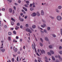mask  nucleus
<instances>
[{
	"instance_id": "1",
	"label": "nucleus",
	"mask_w": 62,
	"mask_h": 62,
	"mask_svg": "<svg viewBox=\"0 0 62 62\" xmlns=\"http://www.w3.org/2000/svg\"><path fill=\"white\" fill-rule=\"evenodd\" d=\"M56 19L58 21H61L62 20V17L60 16H58L56 17Z\"/></svg>"
},
{
	"instance_id": "2",
	"label": "nucleus",
	"mask_w": 62,
	"mask_h": 62,
	"mask_svg": "<svg viewBox=\"0 0 62 62\" xmlns=\"http://www.w3.org/2000/svg\"><path fill=\"white\" fill-rule=\"evenodd\" d=\"M58 57L59 58V60L60 61H62V58H61V57L59 55H58Z\"/></svg>"
},
{
	"instance_id": "3",
	"label": "nucleus",
	"mask_w": 62,
	"mask_h": 62,
	"mask_svg": "<svg viewBox=\"0 0 62 62\" xmlns=\"http://www.w3.org/2000/svg\"><path fill=\"white\" fill-rule=\"evenodd\" d=\"M33 43L34 44V45H32V47L33 49H36V48H35V47H36V45H35V43H34V42H33Z\"/></svg>"
},
{
	"instance_id": "4",
	"label": "nucleus",
	"mask_w": 62,
	"mask_h": 62,
	"mask_svg": "<svg viewBox=\"0 0 62 62\" xmlns=\"http://www.w3.org/2000/svg\"><path fill=\"white\" fill-rule=\"evenodd\" d=\"M40 51L41 52L42 54H45V52L43 50H40Z\"/></svg>"
},
{
	"instance_id": "5",
	"label": "nucleus",
	"mask_w": 62,
	"mask_h": 62,
	"mask_svg": "<svg viewBox=\"0 0 62 62\" xmlns=\"http://www.w3.org/2000/svg\"><path fill=\"white\" fill-rule=\"evenodd\" d=\"M37 15V14L35 12L33 13L32 15H31V16H36Z\"/></svg>"
},
{
	"instance_id": "6",
	"label": "nucleus",
	"mask_w": 62,
	"mask_h": 62,
	"mask_svg": "<svg viewBox=\"0 0 62 62\" xmlns=\"http://www.w3.org/2000/svg\"><path fill=\"white\" fill-rule=\"evenodd\" d=\"M19 20H20L21 22H23L24 21L23 19V18H21V17L20 16L19 17Z\"/></svg>"
},
{
	"instance_id": "7",
	"label": "nucleus",
	"mask_w": 62,
	"mask_h": 62,
	"mask_svg": "<svg viewBox=\"0 0 62 62\" xmlns=\"http://www.w3.org/2000/svg\"><path fill=\"white\" fill-rule=\"evenodd\" d=\"M44 11H43V10H41V15H44Z\"/></svg>"
},
{
	"instance_id": "8",
	"label": "nucleus",
	"mask_w": 62,
	"mask_h": 62,
	"mask_svg": "<svg viewBox=\"0 0 62 62\" xmlns=\"http://www.w3.org/2000/svg\"><path fill=\"white\" fill-rule=\"evenodd\" d=\"M45 61L46 62H49L48 61V58H47V57H45Z\"/></svg>"
},
{
	"instance_id": "9",
	"label": "nucleus",
	"mask_w": 62,
	"mask_h": 62,
	"mask_svg": "<svg viewBox=\"0 0 62 62\" xmlns=\"http://www.w3.org/2000/svg\"><path fill=\"white\" fill-rule=\"evenodd\" d=\"M12 9H11V8H10L9 9V12H10V13H12Z\"/></svg>"
},
{
	"instance_id": "10",
	"label": "nucleus",
	"mask_w": 62,
	"mask_h": 62,
	"mask_svg": "<svg viewBox=\"0 0 62 62\" xmlns=\"http://www.w3.org/2000/svg\"><path fill=\"white\" fill-rule=\"evenodd\" d=\"M62 8V6H59L58 7V9H61Z\"/></svg>"
},
{
	"instance_id": "11",
	"label": "nucleus",
	"mask_w": 62,
	"mask_h": 62,
	"mask_svg": "<svg viewBox=\"0 0 62 62\" xmlns=\"http://www.w3.org/2000/svg\"><path fill=\"white\" fill-rule=\"evenodd\" d=\"M50 53L51 54H54V51H53V50H50Z\"/></svg>"
},
{
	"instance_id": "12",
	"label": "nucleus",
	"mask_w": 62,
	"mask_h": 62,
	"mask_svg": "<svg viewBox=\"0 0 62 62\" xmlns=\"http://www.w3.org/2000/svg\"><path fill=\"white\" fill-rule=\"evenodd\" d=\"M36 15L37 16H40V13L39 12H36Z\"/></svg>"
},
{
	"instance_id": "13",
	"label": "nucleus",
	"mask_w": 62,
	"mask_h": 62,
	"mask_svg": "<svg viewBox=\"0 0 62 62\" xmlns=\"http://www.w3.org/2000/svg\"><path fill=\"white\" fill-rule=\"evenodd\" d=\"M14 52L16 53L17 52L18 50L17 49V48H15V49H14Z\"/></svg>"
},
{
	"instance_id": "14",
	"label": "nucleus",
	"mask_w": 62,
	"mask_h": 62,
	"mask_svg": "<svg viewBox=\"0 0 62 62\" xmlns=\"http://www.w3.org/2000/svg\"><path fill=\"white\" fill-rule=\"evenodd\" d=\"M38 60L39 62H40V61H41V58L39 57L38 58Z\"/></svg>"
},
{
	"instance_id": "15",
	"label": "nucleus",
	"mask_w": 62,
	"mask_h": 62,
	"mask_svg": "<svg viewBox=\"0 0 62 62\" xmlns=\"http://www.w3.org/2000/svg\"><path fill=\"white\" fill-rule=\"evenodd\" d=\"M45 39L46 40V41H49V39H48L47 37H45Z\"/></svg>"
},
{
	"instance_id": "16",
	"label": "nucleus",
	"mask_w": 62,
	"mask_h": 62,
	"mask_svg": "<svg viewBox=\"0 0 62 62\" xmlns=\"http://www.w3.org/2000/svg\"><path fill=\"white\" fill-rule=\"evenodd\" d=\"M32 27L33 29H35V28H36V25H33L32 26Z\"/></svg>"
},
{
	"instance_id": "17",
	"label": "nucleus",
	"mask_w": 62,
	"mask_h": 62,
	"mask_svg": "<svg viewBox=\"0 0 62 62\" xmlns=\"http://www.w3.org/2000/svg\"><path fill=\"white\" fill-rule=\"evenodd\" d=\"M55 11L57 13H59V12H60L57 9H56L55 10Z\"/></svg>"
},
{
	"instance_id": "18",
	"label": "nucleus",
	"mask_w": 62,
	"mask_h": 62,
	"mask_svg": "<svg viewBox=\"0 0 62 62\" xmlns=\"http://www.w3.org/2000/svg\"><path fill=\"white\" fill-rule=\"evenodd\" d=\"M52 58L53 60H54V61H55V58H54V57L52 56Z\"/></svg>"
},
{
	"instance_id": "19",
	"label": "nucleus",
	"mask_w": 62,
	"mask_h": 62,
	"mask_svg": "<svg viewBox=\"0 0 62 62\" xmlns=\"http://www.w3.org/2000/svg\"><path fill=\"white\" fill-rule=\"evenodd\" d=\"M49 48L50 49H52L53 48V46L52 45H50L49 46Z\"/></svg>"
},
{
	"instance_id": "20",
	"label": "nucleus",
	"mask_w": 62,
	"mask_h": 62,
	"mask_svg": "<svg viewBox=\"0 0 62 62\" xmlns=\"http://www.w3.org/2000/svg\"><path fill=\"white\" fill-rule=\"evenodd\" d=\"M25 26L26 27L28 28L29 27V25L28 24H26L25 25Z\"/></svg>"
},
{
	"instance_id": "21",
	"label": "nucleus",
	"mask_w": 62,
	"mask_h": 62,
	"mask_svg": "<svg viewBox=\"0 0 62 62\" xmlns=\"http://www.w3.org/2000/svg\"><path fill=\"white\" fill-rule=\"evenodd\" d=\"M23 9H24V10H25L26 11H27V8H25V7H23Z\"/></svg>"
},
{
	"instance_id": "22",
	"label": "nucleus",
	"mask_w": 62,
	"mask_h": 62,
	"mask_svg": "<svg viewBox=\"0 0 62 62\" xmlns=\"http://www.w3.org/2000/svg\"><path fill=\"white\" fill-rule=\"evenodd\" d=\"M44 31L45 32V33H48V32H47V31L45 29H44Z\"/></svg>"
},
{
	"instance_id": "23",
	"label": "nucleus",
	"mask_w": 62,
	"mask_h": 62,
	"mask_svg": "<svg viewBox=\"0 0 62 62\" xmlns=\"http://www.w3.org/2000/svg\"><path fill=\"white\" fill-rule=\"evenodd\" d=\"M49 17L52 19H54V17H53L52 16H50Z\"/></svg>"
},
{
	"instance_id": "24",
	"label": "nucleus",
	"mask_w": 62,
	"mask_h": 62,
	"mask_svg": "<svg viewBox=\"0 0 62 62\" xmlns=\"http://www.w3.org/2000/svg\"><path fill=\"white\" fill-rule=\"evenodd\" d=\"M0 50L3 53H4L5 51V50L4 49H1Z\"/></svg>"
},
{
	"instance_id": "25",
	"label": "nucleus",
	"mask_w": 62,
	"mask_h": 62,
	"mask_svg": "<svg viewBox=\"0 0 62 62\" xmlns=\"http://www.w3.org/2000/svg\"><path fill=\"white\" fill-rule=\"evenodd\" d=\"M19 28L18 27L16 26L15 28V29L16 30H18V29H19Z\"/></svg>"
},
{
	"instance_id": "26",
	"label": "nucleus",
	"mask_w": 62,
	"mask_h": 62,
	"mask_svg": "<svg viewBox=\"0 0 62 62\" xmlns=\"http://www.w3.org/2000/svg\"><path fill=\"white\" fill-rule=\"evenodd\" d=\"M8 35H9V36H10L11 35V33L10 32H8Z\"/></svg>"
},
{
	"instance_id": "27",
	"label": "nucleus",
	"mask_w": 62,
	"mask_h": 62,
	"mask_svg": "<svg viewBox=\"0 0 62 62\" xmlns=\"http://www.w3.org/2000/svg\"><path fill=\"white\" fill-rule=\"evenodd\" d=\"M11 20H12V21H13V22H15V19H13V18H11Z\"/></svg>"
},
{
	"instance_id": "28",
	"label": "nucleus",
	"mask_w": 62,
	"mask_h": 62,
	"mask_svg": "<svg viewBox=\"0 0 62 62\" xmlns=\"http://www.w3.org/2000/svg\"><path fill=\"white\" fill-rule=\"evenodd\" d=\"M30 30V29L28 28L26 29V31H27V32H29Z\"/></svg>"
},
{
	"instance_id": "29",
	"label": "nucleus",
	"mask_w": 62,
	"mask_h": 62,
	"mask_svg": "<svg viewBox=\"0 0 62 62\" xmlns=\"http://www.w3.org/2000/svg\"><path fill=\"white\" fill-rule=\"evenodd\" d=\"M8 39L9 41L11 40V37H8Z\"/></svg>"
},
{
	"instance_id": "30",
	"label": "nucleus",
	"mask_w": 62,
	"mask_h": 62,
	"mask_svg": "<svg viewBox=\"0 0 62 62\" xmlns=\"http://www.w3.org/2000/svg\"><path fill=\"white\" fill-rule=\"evenodd\" d=\"M40 45L42 47L43 46V44L41 43H40Z\"/></svg>"
},
{
	"instance_id": "31",
	"label": "nucleus",
	"mask_w": 62,
	"mask_h": 62,
	"mask_svg": "<svg viewBox=\"0 0 62 62\" xmlns=\"http://www.w3.org/2000/svg\"><path fill=\"white\" fill-rule=\"evenodd\" d=\"M59 53L60 54H62V51H61L59 52Z\"/></svg>"
},
{
	"instance_id": "32",
	"label": "nucleus",
	"mask_w": 62,
	"mask_h": 62,
	"mask_svg": "<svg viewBox=\"0 0 62 62\" xmlns=\"http://www.w3.org/2000/svg\"><path fill=\"white\" fill-rule=\"evenodd\" d=\"M50 27H48L47 28V30L48 31H49L50 30Z\"/></svg>"
},
{
	"instance_id": "33",
	"label": "nucleus",
	"mask_w": 62,
	"mask_h": 62,
	"mask_svg": "<svg viewBox=\"0 0 62 62\" xmlns=\"http://www.w3.org/2000/svg\"><path fill=\"white\" fill-rule=\"evenodd\" d=\"M24 6L26 8H27V7H28V6H27L26 4H24Z\"/></svg>"
},
{
	"instance_id": "34",
	"label": "nucleus",
	"mask_w": 62,
	"mask_h": 62,
	"mask_svg": "<svg viewBox=\"0 0 62 62\" xmlns=\"http://www.w3.org/2000/svg\"><path fill=\"white\" fill-rule=\"evenodd\" d=\"M55 62H60V61L58 60L57 59L56 60Z\"/></svg>"
},
{
	"instance_id": "35",
	"label": "nucleus",
	"mask_w": 62,
	"mask_h": 62,
	"mask_svg": "<svg viewBox=\"0 0 62 62\" xmlns=\"http://www.w3.org/2000/svg\"><path fill=\"white\" fill-rule=\"evenodd\" d=\"M59 50H61V49H62V46H60L59 47Z\"/></svg>"
},
{
	"instance_id": "36",
	"label": "nucleus",
	"mask_w": 62,
	"mask_h": 62,
	"mask_svg": "<svg viewBox=\"0 0 62 62\" xmlns=\"http://www.w3.org/2000/svg\"><path fill=\"white\" fill-rule=\"evenodd\" d=\"M47 54H48V55H51V54H50V52H48L47 53Z\"/></svg>"
},
{
	"instance_id": "37",
	"label": "nucleus",
	"mask_w": 62,
	"mask_h": 62,
	"mask_svg": "<svg viewBox=\"0 0 62 62\" xmlns=\"http://www.w3.org/2000/svg\"><path fill=\"white\" fill-rule=\"evenodd\" d=\"M28 32H29L30 33H32V31L31 30H30V29Z\"/></svg>"
},
{
	"instance_id": "38",
	"label": "nucleus",
	"mask_w": 62,
	"mask_h": 62,
	"mask_svg": "<svg viewBox=\"0 0 62 62\" xmlns=\"http://www.w3.org/2000/svg\"><path fill=\"white\" fill-rule=\"evenodd\" d=\"M11 24L12 25H13L14 24V23L13 22H11Z\"/></svg>"
},
{
	"instance_id": "39",
	"label": "nucleus",
	"mask_w": 62,
	"mask_h": 62,
	"mask_svg": "<svg viewBox=\"0 0 62 62\" xmlns=\"http://www.w3.org/2000/svg\"><path fill=\"white\" fill-rule=\"evenodd\" d=\"M40 40L42 42H43V39H42V38H40Z\"/></svg>"
},
{
	"instance_id": "40",
	"label": "nucleus",
	"mask_w": 62,
	"mask_h": 62,
	"mask_svg": "<svg viewBox=\"0 0 62 62\" xmlns=\"http://www.w3.org/2000/svg\"><path fill=\"white\" fill-rule=\"evenodd\" d=\"M13 33L14 34H16V32L15 31H13Z\"/></svg>"
},
{
	"instance_id": "41",
	"label": "nucleus",
	"mask_w": 62,
	"mask_h": 62,
	"mask_svg": "<svg viewBox=\"0 0 62 62\" xmlns=\"http://www.w3.org/2000/svg\"><path fill=\"white\" fill-rule=\"evenodd\" d=\"M32 4H31L30 5V8L32 7Z\"/></svg>"
},
{
	"instance_id": "42",
	"label": "nucleus",
	"mask_w": 62,
	"mask_h": 62,
	"mask_svg": "<svg viewBox=\"0 0 62 62\" xmlns=\"http://www.w3.org/2000/svg\"><path fill=\"white\" fill-rule=\"evenodd\" d=\"M40 31L42 34H43L44 33V31L42 30H40Z\"/></svg>"
},
{
	"instance_id": "43",
	"label": "nucleus",
	"mask_w": 62,
	"mask_h": 62,
	"mask_svg": "<svg viewBox=\"0 0 62 62\" xmlns=\"http://www.w3.org/2000/svg\"><path fill=\"white\" fill-rule=\"evenodd\" d=\"M43 25L44 26V27H46V24H45V23H44L43 24Z\"/></svg>"
},
{
	"instance_id": "44",
	"label": "nucleus",
	"mask_w": 62,
	"mask_h": 62,
	"mask_svg": "<svg viewBox=\"0 0 62 62\" xmlns=\"http://www.w3.org/2000/svg\"><path fill=\"white\" fill-rule=\"evenodd\" d=\"M52 36L53 37H54V38L56 37V36L54 34H53Z\"/></svg>"
},
{
	"instance_id": "45",
	"label": "nucleus",
	"mask_w": 62,
	"mask_h": 62,
	"mask_svg": "<svg viewBox=\"0 0 62 62\" xmlns=\"http://www.w3.org/2000/svg\"><path fill=\"white\" fill-rule=\"evenodd\" d=\"M15 5H16V6H18V4L17 3H15Z\"/></svg>"
},
{
	"instance_id": "46",
	"label": "nucleus",
	"mask_w": 62,
	"mask_h": 62,
	"mask_svg": "<svg viewBox=\"0 0 62 62\" xmlns=\"http://www.w3.org/2000/svg\"><path fill=\"white\" fill-rule=\"evenodd\" d=\"M61 35H62V29H61Z\"/></svg>"
},
{
	"instance_id": "47",
	"label": "nucleus",
	"mask_w": 62,
	"mask_h": 62,
	"mask_svg": "<svg viewBox=\"0 0 62 62\" xmlns=\"http://www.w3.org/2000/svg\"><path fill=\"white\" fill-rule=\"evenodd\" d=\"M4 27L5 28H7V26L6 25H4Z\"/></svg>"
},
{
	"instance_id": "48",
	"label": "nucleus",
	"mask_w": 62,
	"mask_h": 62,
	"mask_svg": "<svg viewBox=\"0 0 62 62\" xmlns=\"http://www.w3.org/2000/svg\"><path fill=\"white\" fill-rule=\"evenodd\" d=\"M2 11H5V8H3L2 9Z\"/></svg>"
},
{
	"instance_id": "49",
	"label": "nucleus",
	"mask_w": 62,
	"mask_h": 62,
	"mask_svg": "<svg viewBox=\"0 0 62 62\" xmlns=\"http://www.w3.org/2000/svg\"><path fill=\"white\" fill-rule=\"evenodd\" d=\"M30 29H31V31H34V30L32 28H30Z\"/></svg>"
},
{
	"instance_id": "50",
	"label": "nucleus",
	"mask_w": 62,
	"mask_h": 62,
	"mask_svg": "<svg viewBox=\"0 0 62 62\" xmlns=\"http://www.w3.org/2000/svg\"><path fill=\"white\" fill-rule=\"evenodd\" d=\"M41 27H42L43 28H44V26H43V25H41Z\"/></svg>"
},
{
	"instance_id": "51",
	"label": "nucleus",
	"mask_w": 62,
	"mask_h": 62,
	"mask_svg": "<svg viewBox=\"0 0 62 62\" xmlns=\"http://www.w3.org/2000/svg\"><path fill=\"white\" fill-rule=\"evenodd\" d=\"M17 25H18V26H19V25H20V23H17Z\"/></svg>"
},
{
	"instance_id": "52",
	"label": "nucleus",
	"mask_w": 62,
	"mask_h": 62,
	"mask_svg": "<svg viewBox=\"0 0 62 62\" xmlns=\"http://www.w3.org/2000/svg\"><path fill=\"white\" fill-rule=\"evenodd\" d=\"M26 3H29V1H26Z\"/></svg>"
},
{
	"instance_id": "53",
	"label": "nucleus",
	"mask_w": 62,
	"mask_h": 62,
	"mask_svg": "<svg viewBox=\"0 0 62 62\" xmlns=\"http://www.w3.org/2000/svg\"><path fill=\"white\" fill-rule=\"evenodd\" d=\"M12 61L13 62H14V58H13L12 59Z\"/></svg>"
},
{
	"instance_id": "54",
	"label": "nucleus",
	"mask_w": 62,
	"mask_h": 62,
	"mask_svg": "<svg viewBox=\"0 0 62 62\" xmlns=\"http://www.w3.org/2000/svg\"><path fill=\"white\" fill-rule=\"evenodd\" d=\"M16 39H19V37H18V36H17L16 37Z\"/></svg>"
},
{
	"instance_id": "55",
	"label": "nucleus",
	"mask_w": 62,
	"mask_h": 62,
	"mask_svg": "<svg viewBox=\"0 0 62 62\" xmlns=\"http://www.w3.org/2000/svg\"><path fill=\"white\" fill-rule=\"evenodd\" d=\"M36 54L38 55V56H39V54L38 53H37Z\"/></svg>"
},
{
	"instance_id": "56",
	"label": "nucleus",
	"mask_w": 62,
	"mask_h": 62,
	"mask_svg": "<svg viewBox=\"0 0 62 62\" xmlns=\"http://www.w3.org/2000/svg\"><path fill=\"white\" fill-rule=\"evenodd\" d=\"M17 61H19V60H18V57H17Z\"/></svg>"
},
{
	"instance_id": "57",
	"label": "nucleus",
	"mask_w": 62,
	"mask_h": 62,
	"mask_svg": "<svg viewBox=\"0 0 62 62\" xmlns=\"http://www.w3.org/2000/svg\"><path fill=\"white\" fill-rule=\"evenodd\" d=\"M30 9L31 11H32V10H33V9L31 8H30Z\"/></svg>"
},
{
	"instance_id": "58",
	"label": "nucleus",
	"mask_w": 62,
	"mask_h": 62,
	"mask_svg": "<svg viewBox=\"0 0 62 62\" xmlns=\"http://www.w3.org/2000/svg\"><path fill=\"white\" fill-rule=\"evenodd\" d=\"M15 41H16V40H15V39H14L13 40V42H15Z\"/></svg>"
},
{
	"instance_id": "59",
	"label": "nucleus",
	"mask_w": 62,
	"mask_h": 62,
	"mask_svg": "<svg viewBox=\"0 0 62 62\" xmlns=\"http://www.w3.org/2000/svg\"><path fill=\"white\" fill-rule=\"evenodd\" d=\"M55 57H56V58H58V55L57 56V55H55Z\"/></svg>"
},
{
	"instance_id": "60",
	"label": "nucleus",
	"mask_w": 62,
	"mask_h": 62,
	"mask_svg": "<svg viewBox=\"0 0 62 62\" xmlns=\"http://www.w3.org/2000/svg\"><path fill=\"white\" fill-rule=\"evenodd\" d=\"M17 53L18 54H20V52L18 51L17 52Z\"/></svg>"
},
{
	"instance_id": "61",
	"label": "nucleus",
	"mask_w": 62,
	"mask_h": 62,
	"mask_svg": "<svg viewBox=\"0 0 62 62\" xmlns=\"http://www.w3.org/2000/svg\"><path fill=\"white\" fill-rule=\"evenodd\" d=\"M18 2L19 3H20L21 2V1L20 0H19L18 1Z\"/></svg>"
},
{
	"instance_id": "62",
	"label": "nucleus",
	"mask_w": 62,
	"mask_h": 62,
	"mask_svg": "<svg viewBox=\"0 0 62 62\" xmlns=\"http://www.w3.org/2000/svg\"><path fill=\"white\" fill-rule=\"evenodd\" d=\"M23 40V39H20V41H22Z\"/></svg>"
},
{
	"instance_id": "63",
	"label": "nucleus",
	"mask_w": 62,
	"mask_h": 62,
	"mask_svg": "<svg viewBox=\"0 0 62 62\" xmlns=\"http://www.w3.org/2000/svg\"><path fill=\"white\" fill-rule=\"evenodd\" d=\"M20 28H23V26H20Z\"/></svg>"
},
{
	"instance_id": "64",
	"label": "nucleus",
	"mask_w": 62,
	"mask_h": 62,
	"mask_svg": "<svg viewBox=\"0 0 62 62\" xmlns=\"http://www.w3.org/2000/svg\"><path fill=\"white\" fill-rule=\"evenodd\" d=\"M35 62H38V61H37V60H35Z\"/></svg>"
}]
</instances>
